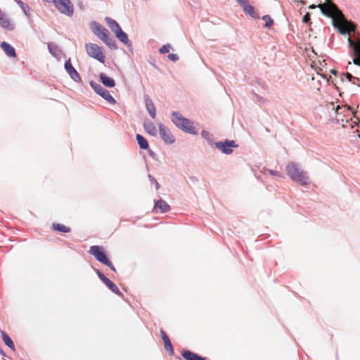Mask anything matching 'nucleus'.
I'll use <instances>...</instances> for the list:
<instances>
[{
	"label": "nucleus",
	"mask_w": 360,
	"mask_h": 360,
	"mask_svg": "<svg viewBox=\"0 0 360 360\" xmlns=\"http://www.w3.org/2000/svg\"><path fill=\"white\" fill-rule=\"evenodd\" d=\"M285 170L288 176L295 181L300 183L302 186H307L310 184V180L307 172L301 169L300 165L295 162H289Z\"/></svg>",
	"instance_id": "f257e3e1"
},
{
	"label": "nucleus",
	"mask_w": 360,
	"mask_h": 360,
	"mask_svg": "<svg viewBox=\"0 0 360 360\" xmlns=\"http://www.w3.org/2000/svg\"><path fill=\"white\" fill-rule=\"evenodd\" d=\"M172 122L177 128L192 135L198 134L193 126V122L189 119L184 117L180 112L174 111L172 112Z\"/></svg>",
	"instance_id": "f03ea898"
},
{
	"label": "nucleus",
	"mask_w": 360,
	"mask_h": 360,
	"mask_svg": "<svg viewBox=\"0 0 360 360\" xmlns=\"http://www.w3.org/2000/svg\"><path fill=\"white\" fill-rule=\"evenodd\" d=\"M89 254L100 263L108 266L112 271H116V269L113 264L109 259L103 247L99 245H92L89 250Z\"/></svg>",
	"instance_id": "7ed1b4c3"
},
{
	"label": "nucleus",
	"mask_w": 360,
	"mask_h": 360,
	"mask_svg": "<svg viewBox=\"0 0 360 360\" xmlns=\"http://www.w3.org/2000/svg\"><path fill=\"white\" fill-rule=\"evenodd\" d=\"M89 85L98 95L101 96L108 103L112 105L116 103V100L112 96L108 90L103 87L101 84L95 81L91 80Z\"/></svg>",
	"instance_id": "20e7f679"
},
{
	"label": "nucleus",
	"mask_w": 360,
	"mask_h": 360,
	"mask_svg": "<svg viewBox=\"0 0 360 360\" xmlns=\"http://www.w3.org/2000/svg\"><path fill=\"white\" fill-rule=\"evenodd\" d=\"M56 8L62 13L68 17L74 14V6L70 0H52Z\"/></svg>",
	"instance_id": "39448f33"
},
{
	"label": "nucleus",
	"mask_w": 360,
	"mask_h": 360,
	"mask_svg": "<svg viewBox=\"0 0 360 360\" xmlns=\"http://www.w3.org/2000/svg\"><path fill=\"white\" fill-rule=\"evenodd\" d=\"M85 48L87 54L90 57L97 60L100 63H103L105 62V56L98 44L88 43L86 44Z\"/></svg>",
	"instance_id": "423d86ee"
},
{
	"label": "nucleus",
	"mask_w": 360,
	"mask_h": 360,
	"mask_svg": "<svg viewBox=\"0 0 360 360\" xmlns=\"http://www.w3.org/2000/svg\"><path fill=\"white\" fill-rule=\"evenodd\" d=\"M215 147L223 154L230 155L233 150V148H238V145L233 140L226 139L223 141H217L214 143Z\"/></svg>",
	"instance_id": "0eeeda50"
},
{
	"label": "nucleus",
	"mask_w": 360,
	"mask_h": 360,
	"mask_svg": "<svg viewBox=\"0 0 360 360\" xmlns=\"http://www.w3.org/2000/svg\"><path fill=\"white\" fill-rule=\"evenodd\" d=\"M326 2L325 4H320L318 5V7L320 8L321 12L323 15L328 18H332L335 11L339 8V7L333 1L326 0Z\"/></svg>",
	"instance_id": "6e6552de"
},
{
	"label": "nucleus",
	"mask_w": 360,
	"mask_h": 360,
	"mask_svg": "<svg viewBox=\"0 0 360 360\" xmlns=\"http://www.w3.org/2000/svg\"><path fill=\"white\" fill-rule=\"evenodd\" d=\"M158 127L160 135L163 141L169 145L173 144L176 139L170 130L162 124H159Z\"/></svg>",
	"instance_id": "1a4fd4ad"
},
{
	"label": "nucleus",
	"mask_w": 360,
	"mask_h": 360,
	"mask_svg": "<svg viewBox=\"0 0 360 360\" xmlns=\"http://www.w3.org/2000/svg\"><path fill=\"white\" fill-rule=\"evenodd\" d=\"M347 41L348 46L352 49L353 51V63L354 65L360 67V36L356 44H354L349 37Z\"/></svg>",
	"instance_id": "9d476101"
},
{
	"label": "nucleus",
	"mask_w": 360,
	"mask_h": 360,
	"mask_svg": "<svg viewBox=\"0 0 360 360\" xmlns=\"http://www.w3.org/2000/svg\"><path fill=\"white\" fill-rule=\"evenodd\" d=\"M64 68L67 73L74 82H82V78L77 70L73 67L70 58L65 60Z\"/></svg>",
	"instance_id": "9b49d317"
},
{
	"label": "nucleus",
	"mask_w": 360,
	"mask_h": 360,
	"mask_svg": "<svg viewBox=\"0 0 360 360\" xmlns=\"http://www.w3.org/2000/svg\"><path fill=\"white\" fill-rule=\"evenodd\" d=\"M115 37L118 40L127 46L129 51L133 53L132 43L129 39L128 34L121 29L117 33L115 34Z\"/></svg>",
	"instance_id": "f8f14e48"
},
{
	"label": "nucleus",
	"mask_w": 360,
	"mask_h": 360,
	"mask_svg": "<svg viewBox=\"0 0 360 360\" xmlns=\"http://www.w3.org/2000/svg\"><path fill=\"white\" fill-rule=\"evenodd\" d=\"M169 205L164 200L159 199L155 201L153 211L155 212L166 213L170 210Z\"/></svg>",
	"instance_id": "ddd939ff"
},
{
	"label": "nucleus",
	"mask_w": 360,
	"mask_h": 360,
	"mask_svg": "<svg viewBox=\"0 0 360 360\" xmlns=\"http://www.w3.org/2000/svg\"><path fill=\"white\" fill-rule=\"evenodd\" d=\"M0 26L5 30L13 31L15 29L14 24L11 22L9 18L0 9Z\"/></svg>",
	"instance_id": "4468645a"
},
{
	"label": "nucleus",
	"mask_w": 360,
	"mask_h": 360,
	"mask_svg": "<svg viewBox=\"0 0 360 360\" xmlns=\"http://www.w3.org/2000/svg\"><path fill=\"white\" fill-rule=\"evenodd\" d=\"M144 101L146 105V108L149 114V115L151 117V118L154 119L156 115V110L155 105L152 101V99L150 98V96L148 94L144 95Z\"/></svg>",
	"instance_id": "2eb2a0df"
},
{
	"label": "nucleus",
	"mask_w": 360,
	"mask_h": 360,
	"mask_svg": "<svg viewBox=\"0 0 360 360\" xmlns=\"http://www.w3.org/2000/svg\"><path fill=\"white\" fill-rule=\"evenodd\" d=\"M181 356L185 360H207L206 357L186 349L181 352Z\"/></svg>",
	"instance_id": "dca6fc26"
},
{
	"label": "nucleus",
	"mask_w": 360,
	"mask_h": 360,
	"mask_svg": "<svg viewBox=\"0 0 360 360\" xmlns=\"http://www.w3.org/2000/svg\"><path fill=\"white\" fill-rule=\"evenodd\" d=\"M99 81L108 88H113L115 86V81L112 77H108L103 72H101L98 75Z\"/></svg>",
	"instance_id": "f3484780"
},
{
	"label": "nucleus",
	"mask_w": 360,
	"mask_h": 360,
	"mask_svg": "<svg viewBox=\"0 0 360 360\" xmlns=\"http://www.w3.org/2000/svg\"><path fill=\"white\" fill-rule=\"evenodd\" d=\"M0 46L8 57L13 58L16 56L15 49L8 42L3 41Z\"/></svg>",
	"instance_id": "a211bd4d"
},
{
	"label": "nucleus",
	"mask_w": 360,
	"mask_h": 360,
	"mask_svg": "<svg viewBox=\"0 0 360 360\" xmlns=\"http://www.w3.org/2000/svg\"><path fill=\"white\" fill-rule=\"evenodd\" d=\"M48 49L49 53L56 58L60 60L61 58L62 51L53 43L48 44Z\"/></svg>",
	"instance_id": "6ab92c4d"
},
{
	"label": "nucleus",
	"mask_w": 360,
	"mask_h": 360,
	"mask_svg": "<svg viewBox=\"0 0 360 360\" xmlns=\"http://www.w3.org/2000/svg\"><path fill=\"white\" fill-rule=\"evenodd\" d=\"M145 130L151 136H155L157 135V129L154 123L151 121H145L143 123Z\"/></svg>",
	"instance_id": "aec40b11"
},
{
	"label": "nucleus",
	"mask_w": 360,
	"mask_h": 360,
	"mask_svg": "<svg viewBox=\"0 0 360 360\" xmlns=\"http://www.w3.org/2000/svg\"><path fill=\"white\" fill-rule=\"evenodd\" d=\"M105 20L115 34L122 29L119 23L110 17H105Z\"/></svg>",
	"instance_id": "412c9836"
},
{
	"label": "nucleus",
	"mask_w": 360,
	"mask_h": 360,
	"mask_svg": "<svg viewBox=\"0 0 360 360\" xmlns=\"http://www.w3.org/2000/svg\"><path fill=\"white\" fill-rule=\"evenodd\" d=\"M136 139L137 141L139 148L142 150H147L149 148V144L147 139L141 134H137L136 135Z\"/></svg>",
	"instance_id": "4be33fe9"
},
{
	"label": "nucleus",
	"mask_w": 360,
	"mask_h": 360,
	"mask_svg": "<svg viewBox=\"0 0 360 360\" xmlns=\"http://www.w3.org/2000/svg\"><path fill=\"white\" fill-rule=\"evenodd\" d=\"M2 340L4 342V344L12 350H15V345L12 339L10 338V336L4 330H0Z\"/></svg>",
	"instance_id": "5701e85b"
},
{
	"label": "nucleus",
	"mask_w": 360,
	"mask_h": 360,
	"mask_svg": "<svg viewBox=\"0 0 360 360\" xmlns=\"http://www.w3.org/2000/svg\"><path fill=\"white\" fill-rule=\"evenodd\" d=\"M104 283L115 294L119 296L122 295V292L120 291L116 284L114 282H112L110 278H108Z\"/></svg>",
	"instance_id": "b1692460"
},
{
	"label": "nucleus",
	"mask_w": 360,
	"mask_h": 360,
	"mask_svg": "<svg viewBox=\"0 0 360 360\" xmlns=\"http://www.w3.org/2000/svg\"><path fill=\"white\" fill-rule=\"evenodd\" d=\"M15 3L20 7L22 12L27 17H30L31 8L28 4L24 3L22 0H14Z\"/></svg>",
	"instance_id": "393cba45"
},
{
	"label": "nucleus",
	"mask_w": 360,
	"mask_h": 360,
	"mask_svg": "<svg viewBox=\"0 0 360 360\" xmlns=\"http://www.w3.org/2000/svg\"><path fill=\"white\" fill-rule=\"evenodd\" d=\"M243 11L245 14L249 15L254 19H259V15L255 12V8L248 4V6H244Z\"/></svg>",
	"instance_id": "a878e982"
},
{
	"label": "nucleus",
	"mask_w": 360,
	"mask_h": 360,
	"mask_svg": "<svg viewBox=\"0 0 360 360\" xmlns=\"http://www.w3.org/2000/svg\"><path fill=\"white\" fill-rule=\"evenodd\" d=\"M52 229L53 231L61 232V233H70L71 231V229L68 226H66L61 224H52Z\"/></svg>",
	"instance_id": "bb28decb"
},
{
	"label": "nucleus",
	"mask_w": 360,
	"mask_h": 360,
	"mask_svg": "<svg viewBox=\"0 0 360 360\" xmlns=\"http://www.w3.org/2000/svg\"><path fill=\"white\" fill-rule=\"evenodd\" d=\"M103 28L104 27H103L100 23L96 21H91L90 22V29L92 31V32L96 36L101 33Z\"/></svg>",
	"instance_id": "cd10ccee"
},
{
	"label": "nucleus",
	"mask_w": 360,
	"mask_h": 360,
	"mask_svg": "<svg viewBox=\"0 0 360 360\" xmlns=\"http://www.w3.org/2000/svg\"><path fill=\"white\" fill-rule=\"evenodd\" d=\"M103 41L111 49L116 50L117 49L116 41L113 37L108 36Z\"/></svg>",
	"instance_id": "c85d7f7f"
},
{
	"label": "nucleus",
	"mask_w": 360,
	"mask_h": 360,
	"mask_svg": "<svg viewBox=\"0 0 360 360\" xmlns=\"http://www.w3.org/2000/svg\"><path fill=\"white\" fill-rule=\"evenodd\" d=\"M202 138H204L210 146L214 145L213 142V134H210L208 131L205 129L202 130L200 133Z\"/></svg>",
	"instance_id": "c756f323"
},
{
	"label": "nucleus",
	"mask_w": 360,
	"mask_h": 360,
	"mask_svg": "<svg viewBox=\"0 0 360 360\" xmlns=\"http://www.w3.org/2000/svg\"><path fill=\"white\" fill-rule=\"evenodd\" d=\"M345 30H348V33L350 32H354L356 30V25L352 21H349L347 19L342 22Z\"/></svg>",
	"instance_id": "7c9ffc66"
},
{
	"label": "nucleus",
	"mask_w": 360,
	"mask_h": 360,
	"mask_svg": "<svg viewBox=\"0 0 360 360\" xmlns=\"http://www.w3.org/2000/svg\"><path fill=\"white\" fill-rule=\"evenodd\" d=\"M262 19L265 22L264 27L265 28H271L274 25V20L269 15H264L262 17Z\"/></svg>",
	"instance_id": "2f4dec72"
},
{
	"label": "nucleus",
	"mask_w": 360,
	"mask_h": 360,
	"mask_svg": "<svg viewBox=\"0 0 360 360\" xmlns=\"http://www.w3.org/2000/svg\"><path fill=\"white\" fill-rule=\"evenodd\" d=\"M335 16L338 18L340 20H341L342 22L346 20L343 13L340 8H338L337 11H335V13L333 14V17Z\"/></svg>",
	"instance_id": "473e14b6"
},
{
	"label": "nucleus",
	"mask_w": 360,
	"mask_h": 360,
	"mask_svg": "<svg viewBox=\"0 0 360 360\" xmlns=\"http://www.w3.org/2000/svg\"><path fill=\"white\" fill-rule=\"evenodd\" d=\"M109 35L110 33L108 30L105 27H104L103 30L101 32V33L98 34V35H97V37L103 41Z\"/></svg>",
	"instance_id": "72a5a7b5"
},
{
	"label": "nucleus",
	"mask_w": 360,
	"mask_h": 360,
	"mask_svg": "<svg viewBox=\"0 0 360 360\" xmlns=\"http://www.w3.org/2000/svg\"><path fill=\"white\" fill-rule=\"evenodd\" d=\"M165 349L169 353L171 356L174 355V352L171 342L164 344Z\"/></svg>",
	"instance_id": "f704fd0d"
},
{
	"label": "nucleus",
	"mask_w": 360,
	"mask_h": 360,
	"mask_svg": "<svg viewBox=\"0 0 360 360\" xmlns=\"http://www.w3.org/2000/svg\"><path fill=\"white\" fill-rule=\"evenodd\" d=\"M345 77L349 81L351 82L352 83L354 84L355 83V81H360V78H358V77H356L354 76H353L351 73L349 72H346L345 73Z\"/></svg>",
	"instance_id": "c9c22d12"
},
{
	"label": "nucleus",
	"mask_w": 360,
	"mask_h": 360,
	"mask_svg": "<svg viewBox=\"0 0 360 360\" xmlns=\"http://www.w3.org/2000/svg\"><path fill=\"white\" fill-rule=\"evenodd\" d=\"M171 46L169 44H165L163 45L160 49H159V52L161 53V54H165V53H167L169 51V49H171Z\"/></svg>",
	"instance_id": "e433bc0d"
},
{
	"label": "nucleus",
	"mask_w": 360,
	"mask_h": 360,
	"mask_svg": "<svg viewBox=\"0 0 360 360\" xmlns=\"http://www.w3.org/2000/svg\"><path fill=\"white\" fill-rule=\"evenodd\" d=\"M148 178L152 184H155V189L156 191H158L160 188V186L159 183L157 181V180L151 174H148Z\"/></svg>",
	"instance_id": "4c0bfd02"
},
{
	"label": "nucleus",
	"mask_w": 360,
	"mask_h": 360,
	"mask_svg": "<svg viewBox=\"0 0 360 360\" xmlns=\"http://www.w3.org/2000/svg\"><path fill=\"white\" fill-rule=\"evenodd\" d=\"M302 22L305 24H309L310 25L311 22V15L309 13H307L304 15V16L302 17Z\"/></svg>",
	"instance_id": "58836bf2"
},
{
	"label": "nucleus",
	"mask_w": 360,
	"mask_h": 360,
	"mask_svg": "<svg viewBox=\"0 0 360 360\" xmlns=\"http://www.w3.org/2000/svg\"><path fill=\"white\" fill-rule=\"evenodd\" d=\"M96 274L98 276V278L103 282V283L105 282V281L108 278L105 275L102 273L100 270H96Z\"/></svg>",
	"instance_id": "ea45409f"
},
{
	"label": "nucleus",
	"mask_w": 360,
	"mask_h": 360,
	"mask_svg": "<svg viewBox=\"0 0 360 360\" xmlns=\"http://www.w3.org/2000/svg\"><path fill=\"white\" fill-rule=\"evenodd\" d=\"M167 57L170 60L173 62H176L179 59L178 55L176 53H169Z\"/></svg>",
	"instance_id": "a19ab883"
},
{
	"label": "nucleus",
	"mask_w": 360,
	"mask_h": 360,
	"mask_svg": "<svg viewBox=\"0 0 360 360\" xmlns=\"http://www.w3.org/2000/svg\"><path fill=\"white\" fill-rule=\"evenodd\" d=\"M238 4L244 9V6H248V0H236Z\"/></svg>",
	"instance_id": "79ce46f5"
},
{
	"label": "nucleus",
	"mask_w": 360,
	"mask_h": 360,
	"mask_svg": "<svg viewBox=\"0 0 360 360\" xmlns=\"http://www.w3.org/2000/svg\"><path fill=\"white\" fill-rule=\"evenodd\" d=\"M338 31L340 34H342V35H345L347 34H348V30H345V27H344V28L342 27H338Z\"/></svg>",
	"instance_id": "37998d69"
},
{
	"label": "nucleus",
	"mask_w": 360,
	"mask_h": 360,
	"mask_svg": "<svg viewBox=\"0 0 360 360\" xmlns=\"http://www.w3.org/2000/svg\"><path fill=\"white\" fill-rule=\"evenodd\" d=\"M332 19V25L335 28V29H338V27H340V25H339V23L336 21V20L335 19V18L333 16H332V18H330Z\"/></svg>",
	"instance_id": "c03bdc74"
},
{
	"label": "nucleus",
	"mask_w": 360,
	"mask_h": 360,
	"mask_svg": "<svg viewBox=\"0 0 360 360\" xmlns=\"http://www.w3.org/2000/svg\"><path fill=\"white\" fill-rule=\"evenodd\" d=\"M162 340H163V342L164 344L167 343V342H171L169 338L168 337L167 335H165L162 338Z\"/></svg>",
	"instance_id": "a18cd8bd"
},
{
	"label": "nucleus",
	"mask_w": 360,
	"mask_h": 360,
	"mask_svg": "<svg viewBox=\"0 0 360 360\" xmlns=\"http://www.w3.org/2000/svg\"><path fill=\"white\" fill-rule=\"evenodd\" d=\"M148 150V153L149 154V155L153 158V159H155V157H156V154L153 151L151 150L150 149H147Z\"/></svg>",
	"instance_id": "49530a36"
},
{
	"label": "nucleus",
	"mask_w": 360,
	"mask_h": 360,
	"mask_svg": "<svg viewBox=\"0 0 360 360\" xmlns=\"http://www.w3.org/2000/svg\"><path fill=\"white\" fill-rule=\"evenodd\" d=\"M269 172L271 175H274V176H281V174L278 171H276V170H269Z\"/></svg>",
	"instance_id": "de8ad7c7"
},
{
	"label": "nucleus",
	"mask_w": 360,
	"mask_h": 360,
	"mask_svg": "<svg viewBox=\"0 0 360 360\" xmlns=\"http://www.w3.org/2000/svg\"><path fill=\"white\" fill-rule=\"evenodd\" d=\"M330 104H331V105H333V109L335 110V112H336L337 114H338V111H339V110H340V109H341V108H342V107H340V105H337V106L335 108V107H334V103H331Z\"/></svg>",
	"instance_id": "09e8293b"
},
{
	"label": "nucleus",
	"mask_w": 360,
	"mask_h": 360,
	"mask_svg": "<svg viewBox=\"0 0 360 360\" xmlns=\"http://www.w3.org/2000/svg\"><path fill=\"white\" fill-rule=\"evenodd\" d=\"M318 7V6L315 5V4H311L309 6V9H314L315 8Z\"/></svg>",
	"instance_id": "8fccbe9b"
},
{
	"label": "nucleus",
	"mask_w": 360,
	"mask_h": 360,
	"mask_svg": "<svg viewBox=\"0 0 360 360\" xmlns=\"http://www.w3.org/2000/svg\"><path fill=\"white\" fill-rule=\"evenodd\" d=\"M190 179H191L193 182H196V181H198L197 178H196V177H195V176H191V177L190 178Z\"/></svg>",
	"instance_id": "3c124183"
},
{
	"label": "nucleus",
	"mask_w": 360,
	"mask_h": 360,
	"mask_svg": "<svg viewBox=\"0 0 360 360\" xmlns=\"http://www.w3.org/2000/svg\"><path fill=\"white\" fill-rule=\"evenodd\" d=\"M160 335L162 338L165 335H167L166 333L163 330H160Z\"/></svg>",
	"instance_id": "603ef678"
},
{
	"label": "nucleus",
	"mask_w": 360,
	"mask_h": 360,
	"mask_svg": "<svg viewBox=\"0 0 360 360\" xmlns=\"http://www.w3.org/2000/svg\"><path fill=\"white\" fill-rule=\"evenodd\" d=\"M0 354H1L2 356H5V355H6V354H5L4 351L1 348H0Z\"/></svg>",
	"instance_id": "864d4df0"
},
{
	"label": "nucleus",
	"mask_w": 360,
	"mask_h": 360,
	"mask_svg": "<svg viewBox=\"0 0 360 360\" xmlns=\"http://www.w3.org/2000/svg\"><path fill=\"white\" fill-rule=\"evenodd\" d=\"M335 72H336V71L335 70H331V73L332 74L335 75Z\"/></svg>",
	"instance_id": "5fc2aeb1"
},
{
	"label": "nucleus",
	"mask_w": 360,
	"mask_h": 360,
	"mask_svg": "<svg viewBox=\"0 0 360 360\" xmlns=\"http://www.w3.org/2000/svg\"><path fill=\"white\" fill-rule=\"evenodd\" d=\"M300 2L302 4H303V5H304V4H305V2H304V1H302V0H301Z\"/></svg>",
	"instance_id": "6e6d98bb"
},
{
	"label": "nucleus",
	"mask_w": 360,
	"mask_h": 360,
	"mask_svg": "<svg viewBox=\"0 0 360 360\" xmlns=\"http://www.w3.org/2000/svg\"><path fill=\"white\" fill-rule=\"evenodd\" d=\"M254 95H255L257 98H259V96H258V94H254Z\"/></svg>",
	"instance_id": "4d7b16f0"
},
{
	"label": "nucleus",
	"mask_w": 360,
	"mask_h": 360,
	"mask_svg": "<svg viewBox=\"0 0 360 360\" xmlns=\"http://www.w3.org/2000/svg\"><path fill=\"white\" fill-rule=\"evenodd\" d=\"M358 136H359V139H360V134H359Z\"/></svg>",
	"instance_id": "13d9d810"
},
{
	"label": "nucleus",
	"mask_w": 360,
	"mask_h": 360,
	"mask_svg": "<svg viewBox=\"0 0 360 360\" xmlns=\"http://www.w3.org/2000/svg\"><path fill=\"white\" fill-rule=\"evenodd\" d=\"M297 1H298V0H296Z\"/></svg>",
	"instance_id": "bf43d9fd"
}]
</instances>
